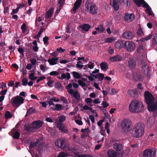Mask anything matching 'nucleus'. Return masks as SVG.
I'll use <instances>...</instances> for the list:
<instances>
[{"label":"nucleus","mask_w":157,"mask_h":157,"mask_svg":"<svg viewBox=\"0 0 157 157\" xmlns=\"http://www.w3.org/2000/svg\"><path fill=\"white\" fill-rule=\"evenodd\" d=\"M133 79L136 81H141L143 80V76L140 73H135L132 75Z\"/></svg>","instance_id":"nucleus-12"},{"label":"nucleus","mask_w":157,"mask_h":157,"mask_svg":"<svg viewBox=\"0 0 157 157\" xmlns=\"http://www.w3.org/2000/svg\"><path fill=\"white\" fill-rule=\"evenodd\" d=\"M60 99L61 101L65 103H67V100L66 98L63 96H61Z\"/></svg>","instance_id":"nucleus-57"},{"label":"nucleus","mask_w":157,"mask_h":157,"mask_svg":"<svg viewBox=\"0 0 157 157\" xmlns=\"http://www.w3.org/2000/svg\"><path fill=\"white\" fill-rule=\"evenodd\" d=\"M143 45L142 44H140L137 48V52L138 53H140L143 50Z\"/></svg>","instance_id":"nucleus-37"},{"label":"nucleus","mask_w":157,"mask_h":157,"mask_svg":"<svg viewBox=\"0 0 157 157\" xmlns=\"http://www.w3.org/2000/svg\"><path fill=\"white\" fill-rule=\"evenodd\" d=\"M60 130L62 132L64 133H67L68 132V130L67 128L64 126H63Z\"/></svg>","instance_id":"nucleus-53"},{"label":"nucleus","mask_w":157,"mask_h":157,"mask_svg":"<svg viewBox=\"0 0 157 157\" xmlns=\"http://www.w3.org/2000/svg\"><path fill=\"white\" fill-rule=\"evenodd\" d=\"M48 102L49 106L54 105V104L53 103V101L52 100L50 99V98L48 99Z\"/></svg>","instance_id":"nucleus-62"},{"label":"nucleus","mask_w":157,"mask_h":157,"mask_svg":"<svg viewBox=\"0 0 157 157\" xmlns=\"http://www.w3.org/2000/svg\"><path fill=\"white\" fill-rule=\"evenodd\" d=\"M37 144L35 142H31L30 143L29 148L30 149L32 148L36 147Z\"/></svg>","instance_id":"nucleus-51"},{"label":"nucleus","mask_w":157,"mask_h":157,"mask_svg":"<svg viewBox=\"0 0 157 157\" xmlns=\"http://www.w3.org/2000/svg\"><path fill=\"white\" fill-rule=\"evenodd\" d=\"M136 34L137 35L139 36H141L144 35V33L140 28L138 29Z\"/></svg>","instance_id":"nucleus-43"},{"label":"nucleus","mask_w":157,"mask_h":157,"mask_svg":"<svg viewBox=\"0 0 157 157\" xmlns=\"http://www.w3.org/2000/svg\"><path fill=\"white\" fill-rule=\"evenodd\" d=\"M43 39L44 44H49V42L48 41L49 40V38L48 37L45 36L43 38Z\"/></svg>","instance_id":"nucleus-50"},{"label":"nucleus","mask_w":157,"mask_h":157,"mask_svg":"<svg viewBox=\"0 0 157 157\" xmlns=\"http://www.w3.org/2000/svg\"><path fill=\"white\" fill-rule=\"evenodd\" d=\"M124 41L123 40H120L117 41L115 44V47L118 49H121L124 48Z\"/></svg>","instance_id":"nucleus-19"},{"label":"nucleus","mask_w":157,"mask_h":157,"mask_svg":"<svg viewBox=\"0 0 157 157\" xmlns=\"http://www.w3.org/2000/svg\"><path fill=\"white\" fill-rule=\"evenodd\" d=\"M54 82V80H52L49 81L47 83V84L48 86L50 87H52L53 86V84Z\"/></svg>","instance_id":"nucleus-52"},{"label":"nucleus","mask_w":157,"mask_h":157,"mask_svg":"<svg viewBox=\"0 0 157 157\" xmlns=\"http://www.w3.org/2000/svg\"><path fill=\"white\" fill-rule=\"evenodd\" d=\"M122 58L119 55H117L111 57L109 59L112 62H117L121 60Z\"/></svg>","instance_id":"nucleus-22"},{"label":"nucleus","mask_w":157,"mask_h":157,"mask_svg":"<svg viewBox=\"0 0 157 157\" xmlns=\"http://www.w3.org/2000/svg\"><path fill=\"white\" fill-rule=\"evenodd\" d=\"M128 65L129 67L130 68H134L136 65L135 61L132 59L130 58L128 61Z\"/></svg>","instance_id":"nucleus-20"},{"label":"nucleus","mask_w":157,"mask_h":157,"mask_svg":"<svg viewBox=\"0 0 157 157\" xmlns=\"http://www.w3.org/2000/svg\"><path fill=\"white\" fill-rule=\"evenodd\" d=\"M86 9L92 15L97 13L98 8L96 4L90 0L87 1L85 5Z\"/></svg>","instance_id":"nucleus-3"},{"label":"nucleus","mask_w":157,"mask_h":157,"mask_svg":"<svg viewBox=\"0 0 157 157\" xmlns=\"http://www.w3.org/2000/svg\"><path fill=\"white\" fill-rule=\"evenodd\" d=\"M21 29L22 30L23 33H25L26 31L27 30L26 25L25 23H24L21 26Z\"/></svg>","instance_id":"nucleus-44"},{"label":"nucleus","mask_w":157,"mask_h":157,"mask_svg":"<svg viewBox=\"0 0 157 157\" xmlns=\"http://www.w3.org/2000/svg\"><path fill=\"white\" fill-rule=\"evenodd\" d=\"M156 150L154 149H147L143 152L144 157H155V156Z\"/></svg>","instance_id":"nucleus-8"},{"label":"nucleus","mask_w":157,"mask_h":157,"mask_svg":"<svg viewBox=\"0 0 157 157\" xmlns=\"http://www.w3.org/2000/svg\"><path fill=\"white\" fill-rule=\"evenodd\" d=\"M22 84L24 86H26L28 83V80L26 78H23L22 80Z\"/></svg>","instance_id":"nucleus-46"},{"label":"nucleus","mask_w":157,"mask_h":157,"mask_svg":"<svg viewBox=\"0 0 157 157\" xmlns=\"http://www.w3.org/2000/svg\"><path fill=\"white\" fill-rule=\"evenodd\" d=\"M81 131L83 133L86 132L87 133H89L90 130L89 128L88 127L87 128H85V129H82L81 130Z\"/></svg>","instance_id":"nucleus-54"},{"label":"nucleus","mask_w":157,"mask_h":157,"mask_svg":"<svg viewBox=\"0 0 157 157\" xmlns=\"http://www.w3.org/2000/svg\"><path fill=\"white\" fill-rule=\"evenodd\" d=\"M71 73L73 75L75 78L77 79H79L81 78L80 75L78 72L73 71Z\"/></svg>","instance_id":"nucleus-32"},{"label":"nucleus","mask_w":157,"mask_h":157,"mask_svg":"<svg viewBox=\"0 0 157 157\" xmlns=\"http://www.w3.org/2000/svg\"><path fill=\"white\" fill-rule=\"evenodd\" d=\"M132 122L129 119H124L121 122V125L122 130L124 132H127L130 128Z\"/></svg>","instance_id":"nucleus-4"},{"label":"nucleus","mask_w":157,"mask_h":157,"mask_svg":"<svg viewBox=\"0 0 157 157\" xmlns=\"http://www.w3.org/2000/svg\"><path fill=\"white\" fill-rule=\"evenodd\" d=\"M107 155L109 157H116L117 152L113 150H109L107 152Z\"/></svg>","instance_id":"nucleus-25"},{"label":"nucleus","mask_w":157,"mask_h":157,"mask_svg":"<svg viewBox=\"0 0 157 157\" xmlns=\"http://www.w3.org/2000/svg\"><path fill=\"white\" fill-rule=\"evenodd\" d=\"M7 92V90L6 89L2 90L0 92V94L2 96H4L6 94Z\"/></svg>","instance_id":"nucleus-63"},{"label":"nucleus","mask_w":157,"mask_h":157,"mask_svg":"<svg viewBox=\"0 0 157 157\" xmlns=\"http://www.w3.org/2000/svg\"><path fill=\"white\" fill-rule=\"evenodd\" d=\"M108 51L110 54L112 55L114 53V49L110 47H109Z\"/></svg>","instance_id":"nucleus-56"},{"label":"nucleus","mask_w":157,"mask_h":157,"mask_svg":"<svg viewBox=\"0 0 157 157\" xmlns=\"http://www.w3.org/2000/svg\"><path fill=\"white\" fill-rule=\"evenodd\" d=\"M145 126L143 123H138L134 126L132 135L133 137L140 138L144 134Z\"/></svg>","instance_id":"nucleus-2"},{"label":"nucleus","mask_w":157,"mask_h":157,"mask_svg":"<svg viewBox=\"0 0 157 157\" xmlns=\"http://www.w3.org/2000/svg\"><path fill=\"white\" fill-rule=\"evenodd\" d=\"M129 107L130 111L133 113L141 112L144 109V105L142 102L136 99L132 101Z\"/></svg>","instance_id":"nucleus-1"},{"label":"nucleus","mask_w":157,"mask_h":157,"mask_svg":"<svg viewBox=\"0 0 157 157\" xmlns=\"http://www.w3.org/2000/svg\"><path fill=\"white\" fill-rule=\"evenodd\" d=\"M84 76H85L86 78H88V79L91 81H93L94 80V79L92 76H88L87 75L84 74L83 75Z\"/></svg>","instance_id":"nucleus-61"},{"label":"nucleus","mask_w":157,"mask_h":157,"mask_svg":"<svg viewBox=\"0 0 157 157\" xmlns=\"http://www.w3.org/2000/svg\"><path fill=\"white\" fill-rule=\"evenodd\" d=\"M92 101V99L90 98H87L85 99V101L88 104V103H91Z\"/></svg>","instance_id":"nucleus-58"},{"label":"nucleus","mask_w":157,"mask_h":157,"mask_svg":"<svg viewBox=\"0 0 157 157\" xmlns=\"http://www.w3.org/2000/svg\"><path fill=\"white\" fill-rule=\"evenodd\" d=\"M66 119V117L63 115L60 116L59 118L58 121L60 123L63 122Z\"/></svg>","instance_id":"nucleus-49"},{"label":"nucleus","mask_w":157,"mask_h":157,"mask_svg":"<svg viewBox=\"0 0 157 157\" xmlns=\"http://www.w3.org/2000/svg\"><path fill=\"white\" fill-rule=\"evenodd\" d=\"M65 141L66 139L64 138H59L55 141V144L59 148L64 149L66 147L65 144Z\"/></svg>","instance_id":"nucleus-9"},{"label":"nucleus","mask_w":157,"mask_h":157,"mask_svg":"<svg viewBox=\"0 0 157 157\" xmlns=\"http://www.w3.org/2000/svg\"><path fill=\"white\" fill-rule=\"evenodd\" d=\"M20 135V133L18 131H16L13 133V137L16 139H18L19 138Z\"/></svg>","instance_id":"nucleus-33"},{"label":"nucleus","mask_w":157,"mask_h":157,"mask_svg":"<svg viewBox=\"0 0 157 157\" xmlns=\"http://www.w3.org/2000/svg\"><path fill=\"white\" fill-rule=\"evenodd\" d=\"M35 74L34 73H31L29 74V78L32 81H34L37 78V77L34 76Z\"/></svg>","instance_id":"nucleus-34"},{"label":"nucleus","mask_w":157,"mask_h":157,"mask_svg":"<svg viewBox=\"0 0 157 157\" xmlns=\"http://www.w3.org/2000/svg\"><path fill=\"white\" fill-rule=\"evenodd\" d=\"M100 66L101 69L102 70H104L107 69L106 68L107 67V64L104 62H102L100 64Z\"/></svg>","instance_id":"nucleus-38"},{"label":"nucleus","mask_w":157,"mask_h":157,"mask_svg":"<svg viewBox=\"0 0 157 157\" xmlns=\"http://www.w3.org/2000/svg\"><path fill=\"white\" fill-rule=\"evenodd\" d=\"M134 43L130 41H127L124 42V48L128 52L133 51L135 48Z\"/></svg>","instance_id":"nucleus-7"},{"label":"nucleus","mask_w":157,"mask_h":157,"mask_svg":"<svg viewBox=\"0 0 157 157\" xmlns=\"http://www.w3.org/2000/svg\"><path fill=\"white\" fill-rule=\"evenodd\" d=\"M19 10V9L18 7L16 9H13L11 13V14L13 15L15 13H17Z\"/></svg>","instance_id":"nucleus-59"},{"label":"nucleus","mask_w":157,"mask_h":157,"mask_svg":"<svg viewBox=\"0 0 157 157\" xmlns=\"http://www.w3.org/2000/svg\"><path fill=\"white\" fill-rule=\"evenodd\" d=\"M113 39L112 38H105L104 40V41L105 43H111L113 41Z\"/></svg>","instance_id":"nucleus-48"},{"label":"nucleus","mask_w":157,"mask_h":157,"mask_svg":"<svg viewBox=\"0 0 157 157\" xmlns=\"http://www.w3.org/2000/svg\"><path fill=\"white\" fill-rule=\"evenodd\" d=\"M147 109L149 111L153 112L156 110L155 115L157 116V102L154 101L147 105Z\"/></svg>","instance_id":"nucleus-10"},{"label":"nucleus","mask_w":157,"mask_h":157,"mask_svg":"<svg viewBox=\"0 0 157 157\" xmlns=\"http://www.w3.org/2000/svg\"><path fill=\"white\" fill-rule=\"evenodd\" d=\"M119 0H111L110 4L114 8L115 10H117L119 9V4L118 2Z\"/></svg>","instance_id":"nucleus-16"},{"label":"nucleus","mask_w":157,"mask_h":157,"mask_svg":"<svg viewBox=\"0 0 157 157\" xmlns=\"http://www.w3.org/2000/svg\"><path fill=\"white\" fill-rule=\"evenodd\" d=\"M72 96L75 98L77 100H79L80 99V94L78 91L75 92Z\"/></svg>","instance_id":"nucleus-35"},{"label":"nucleus","mask_w":157,"mask_h":157,"mask_svg":"<svg viewBox=\"0 0 157 157\" xmlns=\"http://www.w3.org/2000/svg\"><path fill=\"white\" fill-rule=\"evenodd\" d=\"M124 17L125 21H131L134 20V16L132 13L129 14L126 13L124 14Z\"/></svg>","instance_id":"nucleus-18"},{"label":"nucleus","mask_w":157,"mask_h":157,"mask_svg":"<svg viewBox=\"0 0 157 157\" xmlns=\"http://www.w3.org/2000/svg\"><path fill=\"white\" fill-rule=\"evenodd\" d=\"M133 2L138 6L140 7L142 4L143 0H133Z\"/></svg>","instance_id":"nucleus-40"},{"label":"nucleus","mask_w":157,"mask_h":157,"mask_svg":"<svg viewBox=\"0 0 157 157\" xmlns=\"http://www.w3.org/2000/svg\"><path fill=\"white\" fill-rule=\"evenodd\" d=\"M78 84L82 87H85L87 85V84L85 82L81 80H78Z\"/></svg>","instance_id":"nucleus-45"},{"label":"nucleus","mask_w":157,"mask_h":157,"mask_svg":"<svg viewBox=\"0 0 157 157\" xmlns=\"http://www.w3.org/2000/svg\"><path fill=\"white\" fill-rule=\"evenodd\" d=\"M79 27L81 29L86 32L88 31L90 28V25L88 24H84L80 25Z\"/></svg>","instance_id":"nucleus-21"},{"label":"nucleus","mask_w":157,"mask_h":157,"mask_svg":"<svg viewBox=\"0 0 157 157\" xmlns=\"http://www.w3.org/2000/svg\"><path fill=\"white\" fill-rule=\"evenodd\" d=\"M45 78V77L44 76H42L39 77V78L36 80V83H38L40 81L42 80L43 79H44Z\"/></svg>","instance_id":"nucleus-55"},{"label":"nucleus","mask_w":157,"mask_h":157,"mask_svg":"<svg viewBox=\"0 0 157 157\" xmlns=\"http://www.w3.org/2000/svg\"><path fill=\"white\" fill-rule=\"evenodd\" d=\"M54 86L59 90H62V88L63 87V86L59 82H56Z\"/></svg>","instance_id":"nucleus-27"},{"label":"nucleus","mask_w":157,"mask_h":157,"mask_svg":"<svg viewBox=\"0 0 157 157\" xmlns=\"http://www.w3.org/2000/svg\"><path fill=\"white\" fill-rule=\"evenodd\" d=\"M144 95L145 101L147 105L154 101V97L150 92L148 91H145Z\"/></svg>","instance_id":"nucleus-6"},{"label":"nucleus","mask_w":157,"mask_h":157,"mask_svg":"<svg viewBox=\"0 0 157 157\" xmlns=\"http://www.w3.org/2000/svg\"><path fill=\"white\" fill-rule=\"evenodd\" d=\"M113 142H115L113 145V148L117 151H120L123 149V147L122 144L119 142V141L117 140H113L112 141Z\"/></svg>","instance_id":"nucleus-11"},{"label":"nucleus","mask_w":157,"mask_h":157,"mask_svg":"<svg viewBox=\"0 0 157 157\" xmlns=\"http://www.w3.org/2000/svg\"><path fill=\"white\" fill-rule=\"evenodd\" d=\"M74 154L77 157H94L92 155L86 154H82L80 155L77 152H74Z\"/></svg>","instance_id":"nucleus-28"},{"label":"nucleus","mask_w":157,"mask_h":157,"mask_svg":"<svg viewBox=\"0 0 157 157\" xmlns=\"http://www.w3.org/2000/svg\"><path fill=\"white\" fill-rule=\"evenodd\" d=\"M59 72L56 71H52L51 72L48 74L51 76H57L59 75Z\"/></svg>","instance_id":"nucleus-47"},{"label":"nucleus","mask_w":157,"mask_h":157,"mask_svg":"<svg viewBox=\"0 0 157 157\" xmlns=\"http://www.w3.org/2000/svg\"><path fill=\"white\" fill-rule=\"evenodd\" d=\"M11 101L13 106L18 107L20 105L24 103V99L21 96H17L13 97L12 98Z\"/></svg>","instance_id":"nucleus-5"},{"label":"nucleus","mask_w":157,"mask_h":157,"mask_svg":"<svg viewBox=\"0 0 157 157\" xmlns=\"http://www.w3.org/2000/svg\"><path fill=\"white\" fill-rule=\"evenodd\" d=\"M12 116V114L11 113L8 111H6L5 114V117L6 119L10 118Z\"/></svg>","instance_id":"nucleus-36"},{"label":"nucleus","mask_w":157,"mask_h":157,"mask_svg":"<svg viewBox=\"0 0 157 157\" xmlns=\"http://www.w3.org/2000/svg\"><path fill=\"white\" fill-rule=\"evenodd\" d=\"M44 29L42 27L40 28V31L38 32V34L35 36L34 37V38L37 39L39 37H40L41 34V33L43 32V30Z\"/></svg>","instance_id":"nucleus-39"},{"label":"nucleus","mask_w":157,"mask_h":157,"mask_svg":"<svg viewBox=\"0 0 157 157\" xmlns=\"http://www.w3.org/2000/svg\"><path fill=\"white\" fill-rule=\"evenodd\" d=\"M82 0H76L74 4V6L73 8L74 12H76V10L80 7L82 3Z\"/></svg>","instance_id":"nucleus-17"},{"label":"nucleus","mask_w":157,"mask_h":157,"mask_svg":"<svg viewBox=\"0 0 157 157\" xmlns=\"http://www.w3.org/2000/svg\"><path fill=\"white\" fill-rule=\"evenodd\" d=\"M42 124L43 122L40 120L35 121L32 122V126L34 129L39 128L42 126Z\"/></svg>","instance_id":"nucleus-13"},{"label":"nucleus","mask_w":157,"mask_h":157,"mask_svg":"<svg viewBox=\"0 0 157 157\" xmlns=\"http://www.w3.org/2000/svg\"><path fill=\"white\" fill-rule=\"evenodd\" d=\"M152 117H149L147 119V124L149 127H151L154 123V121Z\"/></svg>","instance_id":"nucleus-26"},{"label":"nucleus","mask_w":157,"mask_h":157,"mask_svg":"<svg viewBox=\"0 0 157 157\" xmlns=\"http://www.w3.org/2000/svg\"><path fill=\"white\" fill-rule=\"evenodd\" d=\"M69 155V153L67 152H61L59 153L57 157H67Z\"/></svg>","instance_id":"nucleus-30"},{"label":"nucleus","mask_w":157,"mask_h":157,"mask_svg":"<svg viewBox=\"0 0 157 157\" xmlns=\"http://www.w3.org/2000/svg\"><path fill=\"white\" fill-rule=\"evenodd\" d=\"M34 129L33 126L31 127L30 125H27L25 127V130L29 132H33Z\"/></svg>","instance_id":"nucleus-31"},{"label":"nucleus","mask_w":157,"mask_h":157,"mask_svg":"<svg viewBox=\"0 0 157 157\" xmlns=\"http://www.w3.org/2000/svg\"><path fill=\"white\" fill-rule=\"evenodd\" d=\"M58 59L59 58H53L51 59H48V61L50 65H53L57 64L56 62Z\"/></svg>","instance_id":"nucleus-23"},{"label":"nucleus","mask_w":157,"mask_h":157,"mask_svg":"<svg viewBox=\"0 0 157 157\" xmlns=\"http://www.w3.org/2000/svg\"><path fill=\"white\" fill-rule=\"evenodd\" d=\"M142 4L143 7L146 8V11L148 12L147 14L150 16L152 15V12L151 8L148 4L144 0L142 1Z\"/></svg>","instance_id":"nucleus-15"},{"label":"nucleus","mask_w":157,"mask_h":157,"mask_svg":"<svg viewBox=\"0 0 157 157\" xmlns=\"http://www.w3.org/2000/svg\"><path fill=\"white\" fill-rule=\"evenodd\" d=\"M32 49L35 52H37L38 51L39 48L37 46H32Z\"/></svg>","instance_id":"nucleus-64"},{"label":"nucleus","mask_w":157,"mask_h":157,"mask_svg":"<svg viewBox=\"0 0 157 157\" xmlns=\"http://www.w3.org/2000/svg\"><path fill=\"white\" fill-rule=\"evenodd\" d=\"M55 108L53 109L57 111H60L62 109V106L61 104H57L55 105Z\"/></svg>","instance_id":"nucleus-41"},{"label":"nucleus","mask_w":157,"mask_h":157,"mask_svg":"<svg viewBox=\"0 0 157 157\" xmlns=\"http://www.w3.org/2000/svg\"><path fill=\"white\" fill-rule=\"evenodd\" d=\"M75 121L76 123L79 125H82L83 124L82 121L80 120H75Z\"/></svg>","instance_id":"nucleus-60"},{"label":"nucleus","mask_w":157,"mask_h":157,"mask_svg":"<svg viewBox=\"0 0 157 157\" xmlns=\"http://www.w3.org/2000/svg\"><path fill=\"white\" fill-rule=\"evenodd\" d=\"M36 111V109L33 107H30L28 109L27 111L26 116H29L31 113H34Z\"/></svg>","instance_id":"nucleus-29"},{"label":"nucleus","mask_w":157,"mask_h":157,"mask_svg":"<svg viewBox=\"0 0 157 157\" xmlns=\"http://www.w3.org/2000/svg\"><path fill=\"white\" fill-rule=\"evenodd\" d=\"M122 36L128 40H131L134 37V34L132 32L127 31L123 33Z\"/></svg>","instance_id":"nucleus-14"},{"label":"nucleus","mask_w":157,"mask_h":157,"mask_svg":"<svg viewBox=\"0 0 157 157\" xmlns=\"http://www.w3.org/2000/svg\"><path fill=\"white\" fill-rule=\"evenodd\" d=\"M53 13V9L51 8L47 12L45 18L48 19L51 17Z\"/></svg>","instance_id":"nucleus-24"},{"label":"nucleus","mask_w":157,"mask_h":157,"mask_svg":"<svg viewBox=\"0 0 157 157\" xmlns=\"http://www.w3.org/2000/svg\"><path fill=\"white\" fill-rule=\"evenodd\" d=\"M144 71V74L146 76L148 75L150 73V68L147 67L146 69L143 70Z\"/></svg>","instance_id":"nucleus-42"}]
</instances>
